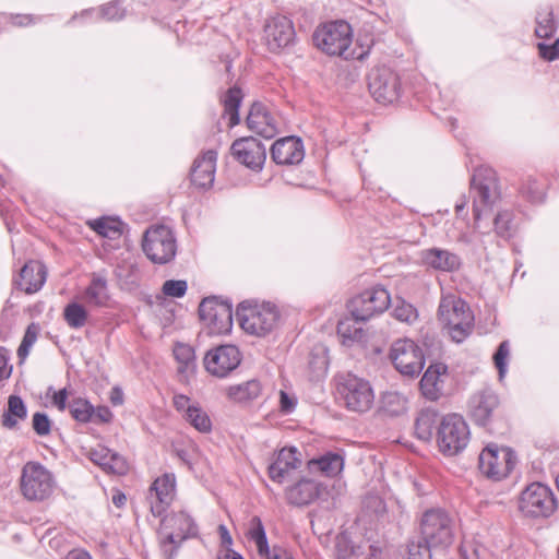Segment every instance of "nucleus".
Masks as SVG:
<instances>
[{
	"instance_id": "f257e3e1",
	"label": "nucleus",
	"mask_w": 559,
	"mask_h": 559,
	"mask_svg": "<svg viewBox=\"0 0 559 559\" xmlns=\"http://www.w3.org/2000/svg\"><path fill=\"white\" fill-rule=\"evenodd\" d=\"M438 318L451 338L461 343L473 329L474 316L467 304L453 294L442 295Z\"/></svg>"
},
{
	"instance_id": "f03ea898",
	"label": "nucleus",
	"mask_w": 559,
	"mask_h": 559,
	"mask_svg": "<svg viewBox=\"0 0 559 559\" xmlns=\"http://www.w3.org/2000/svg\"><path fill=\"white\" fill-rule=\"evenodd\" d=\"M313 41L319 49L331 56L345 59L364 57V53L355 56V52L349 50L352 28L344 21L331 22L319 27L313 34Z\"/></svg>"
},
{
	"instance_id": "7ed1b4c3",
	"label": "nucleus",
	"mask_w": 559,
	"mask_h": 559,
	"mask_svg": "<svg viewBox=\"0 0 559 559\" xmlns=\"http://www.w3.org/2000/svg\"><path fill=\"white\" fill-rule=\"evenodd\" d=\"M53 474L41 463L26 462L21 471L20 490L27 501H44L55 491Z\"/></svg>"
},
{
	"instance_id": "20e7f679",
	"label": "nucleus",
	"mask_w": 559,
	"mask_h": 559,
	"mask_svg": "<svg viewBox=\"0 0 559 559\" xmlns=\"http://www.w3.org/2000/svg\"><path fill=\"white\" fill-rule=\"evenodd\" d=\"M471 432L461 415L448 414L437 428V447L444 456L460 454L468 444Z\"/></svg>"
},
{
	"instance_id": "39448f33",
	"label": "nucleus",
	"mask_w": 559,
	"mask_h": 559,
	"mask_svg": "<svg viewBox=\"0 0 559 559\" xmlns=\"http://www.w3.org/2000/svg\"><path fill=\"white\" fill-rule=\"evenodd\" d=\"M336 391L345 407L352 412L365 413L374 401L370 383L350 372L337 376Z\"/></svg>"
},
{
	"instance_id": "423d86ee",
	"label": "nucleus",
	"mask_w": 559,
	"mask_h": 559,
	"mask_svg": "<svg viewBox=\"0 0 559 559\" xmlns=\"http://www.w3.org/2000/svg\"><path fill=\"white\" fill-rule=\"evenodd\" d=\"M472 189L474 191L473 211L475 227L483 216H486L492 205L499 199V188L496 171L489 167H478L472 177Z\"/></svg>"
},
{
	"instance_id": "0eeeda50",
	"label": "nucleus",
	"mask_w": 559,
	"mask_h": 559,
	"mask_svg": "<svg viewBox=\"0 0 559 559\" xmlns=\"http://www.w3.org/2000/svg\"><path fill=\"white\" fill-rule=\"evenodd\" d=\"M557 502L552 490L542 484L532 483L520 493L518 509L530 519L549 518L556 510Z\"/></svg>"
},
{
	"instance_id": "6e6552de",
	"label": "nucleus",
	"mask_w": 559,
	"mask_h": 559,
	"mask_svg": "<svg viewBox=\"0 0 559 559\" xmlns=\"http://www.w3.org/2000/svg\"><path fill=\"white\" fill-rule=\"evenodd\" d=\"M198 528L193 519L185 511L175 512L162 520L158 531L160 546L171 556L181 542L197 535Z\"/></svg>"
},
{
	"instance_id": "1a4fd4ad",
	"label": "nucleus",
	"mask_w": 559,
	"mask_h": 559,
	"mask_svg": "<svg viewBox=\"0 0 559 559\" xmlns=\"http://www.w3.org/2000/svg\"><path fill=\"white\" fill-rule=\"evenodd\" d=\"M241 328L253 335L262 336L270 333L277 324L278 312L270 302L241 304L236 312Z\"/></svg>"
},
{
	"instance_id": "9d476101",
	"label": "nucleus",
	"mask_w": 559,
	"mask_h": 559,
	"mask_svg": "<svg viewBox=\"0 0 559 559\" xmlns=\"http://www.w3.org/2000/svg\"><path fill=\"white\" fill-rule=\"evenodd\" d=\"M420 532L423 539L435 549H444L454 540V522L443 510H428L421 518Z\"/></svg>"
},
{
	"instance_id": "9b49d317",
	"label": "nucleus",
	"mask_w": 559,
	"mask_h": 559,
	"mask_svg": "<svg viewBox=\"0 0 559 559\" xmlns=\"http://www.w3.org/2000/svg\"><path fill=\"white\" fill-rule=\"evenodd\" d=\"M142 248L152 262L159 264L173 260L177 250L175 236L165 225L151 226L144 234Z\"/></svg>"
},
{
	"instance_id": "f8f14e48",
	"label": "nucleus",
	"mask_w": 559,
	"mask_h": 559,
	"mask_svg": "<svg viewBox=\"0 0 559 559\" xmlns=\"http://www.w3.org/2000/svg\"><path fill=\"white\" fill-rule=\"evenodd\" d=\"M391 302L389 292L380 286L364 290L348 302V311L357 321H367L384 312Z\"/></svg>"
},
{
	"instance_id": "ddd939ff",
	"label": "nucleus",
	"mask_w": 559,
	"mask_h": 559,
	"mask_svg": "<svg viewBox=\"0 0 559 559\" xmlns=\"http://www.w3.org/2000/svg\"><path fill=\"white\" fill-rule=\"evenodd\" d=\"M390 358L395 369L406 377L418 376L425 366L421 348L409 338L395 341L390 349Z\"/></svg>"
},
{
	"instance_id": "4468645a",
	"label": "nucleus",
	"mask_w": 559,
	"mask_h": 559,
	"mask_svg": "<svg viewBox=\"0 0 559 559\" xmlns=\"http://www.w3.org/2000/svg\"><path fill=\"white\" fill-rule=\"evenodd\" d=\"M515 465V455L510 448L488 444L479 454V469L488 478L499 480L507 477Z\"/></svg>"
},
{
	"instance_id": "2eb2a0df",
	"label": "nucleus",
	"mask_w": 559,
	"mask_h": 559,
	"mask_svg": "<svg viewBox=\"0 0 559 559\" xmlns=\"http://www.w3.org/2000/svg\"><path fill=\"white\" fill-rule=\"evenodd\" d=\"M368 87L378 103L392 104L400 97V78L392 69L384 66L371 70Z\"/></svg>"
},
{
	"instance_id": "dca6fc26",
	"label": "nucleus",
	"mask_w": 559,
	"mask_h": 559,
	"mask_svg": "<svg viewBox=\"0 0 559 559\" xmlns=\"http://www.w3.org/2000/svg\"><path fill=\"white\" fill-rule=\"evenodd\" d=\"M242 356L235 345H221L206 352L203 364L214 377L225 378L241 362Z\"/></svg>"
},
{
	"instance_id": "f3484780",
	"label": "nucleus",
	"mask_w": 559,
	"mask_h": 559,
	"mask_svg": "<svg viewBox=\"0 0 559 559\" xmlns=\"http://www.w3.org/2000/svg\"><path fill=\"white\" fill-rule=\"evenodd\" d=\"M200 319L210 328L212 333L223 334L230 331L233 325L231 306L215 297L205 298L199 306Z\"/></svg>"
},
{
	"instance_id": "a211bd4d",
	"label": "nucleus",
	"mask_w": 559,
	"mask_h": 559,
	"mask_svg": "<svg viewBox=\"0 0 559 559\" xmlns=\"http://www.w3.org/2000/svg\"><path fill=\"white\" fill-rule=\"evenodd\" d=\"M263 40L267 49L277 52L288 47L295 38L293 22L285 15L270 16L264 24Z\"/></svg>"
},
{
	"instance_id": "6ab92c4d",
	"label": "nucleus",
	"mask_w": 559,
	"mask_h": 559,
	"mask_svg": "<svg viewBox=\"0 0 559 559\" xmlns=\"http://www.w3.org/2000/svg\"><path fill=\"white\" fill-rule=\"evenodd\" d=\"M176 493V477L166 473L157 477L151 485L146 499L154 516H160L170 506Z\"/></svg>"
},
{
	"instance_id": "aec40b11",
	"label": "nucleus",
	"mask_w": 559,
	"mask_h": 559,
	"mask_svg": "<svg viewBox=\"0 0 559 559\" xmlns=\"http://www.w3.org/2000/svg\"><path fill=\"white\" fill-rule=\"evenodd\" d=\"M231 154L245 166L260 170L266 158L264 145L253 136L236 140L231 145Z\"/></svg>"
},
{
	"instance_id": "412c9836",
	"label": "nucleus",
	"mask_w": 559,
	"mask_h": 559,
	"mask_svg": "<svg viewBox=\"0 0 559 559\" xmlns=\"http://www.w3.org/2000/svg\"><path fill=\"white\" fill-rule=\"evenodd\" d=\"M301 454L296 448H283L269 466V476L273 481L283 484L293 476L294 472L301 466Z\"/></svg>"
},
{
	"instance_id": "4be33fe9",
	"label": "nucleus",
	"mask_w": 559,
	"mask_h": 559,
	"mask_svg": "<svg viewBox=\"0 0 559 559\" xmlns=\"http://www.w3.org/2000/svg\"><path fill=\"white\" fill-rule=\"evenodd\" d=\"M248 537L254 543L258 554L265 559H294L293 555L281 546L270 548L263 523L259 516L249 522Z\"/></svg>"
},
{
	"instance_id": "5701e85b",
	"label": "nucleus",
	"mask_w": 559,
	"mask_h": 559,
	"mask_svg": "<svg viewBox=\"0 0 559 559\" xmlns=\"http://www.w3.org/2000/svg\"><path fill=\"white\" fill-rule=\"evenodd\" d=\"M499 397L492 390H483L472 396L469 414L477 425L486 426L499 407Z\"/></svg>"
},
{
	"instance_id": "b1692460",
	"label": "nucleus",
	"mask_w": 559,
	"mask_h": 559,
	"mask_svg": "<svg viewBox=\"0 0 559 559\" xmlns=\"http://www.w3.org/2000/svg\"><path fill=\"white\" fill-rule=\"evenodd\" d=\"M419 258L424 266L447 273L457 271L462 264L456 253L437 247L421 250Z\"/></svg>"
},
{
	"instance_id": "393cba45",
	"label": "nucleus",
	"mask_w": 559,
	"mask_h": 559,
	"mask_svg": "<svg viewBox=\"0 0 559 559\" xmlns=\"http://www.w3.org/2000/svg\"><path fill=\"white\" fill-rule=\"evenodd\" d=\"M272 158L280 165L299 164L305 156L304 145L298 138L287 136L277 140L271 148Z\"/></svg>"
},
{
	"instance_id": "a878e982",
	"label": "nucleus",
	"mask_w": 559,
	"mask_h": 559,
	"mask_svg": "<svg viewBox=\"0 0 559 559\" xmlns=\"http://www.w3.org/2000/svg\"><path fill=\"white\" fill-rule=\"evenodd\" d=\"M217 153L209 150L195 158L191 168V181L199 188L212 187L215 178Z\"/></svg>"
},
{
	"instance_id": "bb28decb",
	"label": "nucleus",
	"mask_w": 559,
	"mask_h": 559,
	"mask_svg": "<svg viewBox=\"0 0 559 559\" xmlns=\"http://www.w3.org/2000/svg\"><path fill=\"white\" fill-rule=\"evenodd\" d=\"M248 128L265 139L277 134V124L273 116L261 104H253L247 117Z\"/></svg>"
},
{
	"instance_id": "cd10ccee",
	"label": "nucleus",
	"mask_w": 559,
	"mask_h": 559,
	"mask_svg": "<svg viewBox=\"0 0 559 559\" xmlns=\"http://www.w3.org/2000/svg\"><path fill=\"white\" fill-rule=\"evenodd\" d=\"M91 460L105 472L124 475L128 472V463L120 454L106 447L98 445L90 452Z\"/></svg>"
},
{
	"instance_id": "c85d7f7f",
	"label": "nucleus",
	"mask_w": 559,
	"mask_h": 559,
	"mask_svg": "<svg viewBox=\"0 0 559 559\" xmlns=\"http://www.w3.org/2000/svg\"><path fill=\"white\" fill-rule=\"evenodd\" d=\"M47 270L39 261L27 262L20 272L17 285L27 294L38 292L46 282Z\"/></svg>"
},
{
	"instance_id": "c756f323",
	"label": "nucleus",
	"mask_w": 559,
	"mask_h": 559,
	"mask_svg": "<svg viewBox=\"0 0 559 559\" xmlns=\"http://www.w3.org/2000/svg\"><path fill=\"white\" fill-rule=\"evenodd\" d=\"M320 492L319 484L314 480L302 478L285 490L287 502L294 506H306L314 501Z\"/></svg>"
},
{
	"instance_id": "7c9ffc66",
	"label": "nucleus",
	"mask_w": 559,
	"mask_h": 559,
	"mask_svg": "<svg viewBox=\"0 0 559 559\" xmlns=\"http://www.w3.org/2000/svg\"><path fill=\"white\" fill-rule=\"evenodd\" d=\"M174 357L178 364L177 372L181 381L188 382L197 370L195 353L192 346L185 343H176L174 346Z\"/></svg>"
},
{
	"instance_id": "2f4dec72",
	"label": "nucleus",
	"mask_w": 559,
	"mask_h": 559,
	"mask_svg": "<svg viewBox=\"0 0 559 559\" xmlns=\"http://www.w3.org/2000/svg\"><path fill=\"white\" fill-rule=\"evenodd\" d=\"M447 367L442 364L431 365L424 373L420 380V390L424 396L430 401H436L442 389L441 376L445 372Z\"/></svg>"
},
{
	"instance_id": "473e14b6",
	"label": "nucleus",
	"mask_w": 559,
	"mask_h": 559,
	"mask_svg": "<svg viewBox=\"0 0 559 559\" xmlns=\"http://www.w3.org/2000/svg\"><path fill=\"white\" fill-rule=\"evenodd\" d=\"M344 468V459L337 453H325L324 455L310 460L308 462V469L311 473H319L325 477H335Z\"/></svg>"
},
{
	"instance_id": "72a5a7b5",
	"label": "nucleus",
	"mask_w": 559,
	"mask_h": 559,
	"mask_svg": "<svg viewBox=\"0 0 559 559\" xmlns=\"http://www.w3.org/2000/svg\"><path fill=\"white\" fill-rule=\"evenodd\" d=\"M262 385L259 380L252 379L243 383L230 385L226 390L227 397L236 403H248L261 395Z\"/></svg>"
},
{
	"instance_id": "f704fd0d",
	"label": "nucleus",
	"mask_w": 559,
	"mask_h": 559,
	"mask_svg": "<svg viewBox=\"0 0 559 559\" xmlns=\"http://www.w3.org/2000/svg\"><path fill=\"white\" fill-rule=\"evenodd\" d=\"M109 299L107 282L99 275H94L84 292V300L95 307H103Z\"/></svg>"
},
{
	"instance_id": "c9c22d12",
	"label": "nucleus",
	"mask_w": 559,
	"mask_h": 559,
	"mask_svg": "<svg viewBox=\"0 0 559 559\" xmlns=\"http://www.w3.org/2000/svg\"><path fill=\"white\" fill-rule=\"evenodd\" d=\"M359 321L355 320L353 316L344 318L337 324V335L345 346H352L355 343L361 342L365 334L360 326H357Z\"/></svg>"
},
{
	"instance_id": "e433bc0d",
	"label": "nucleus",
	"mask_w": 559,
	"mask_h": 559,
	"mask_svg": "<svg viewBox=\"0 0 559 559\" xmlns=\"http://www.w3.org/2000/svg\"><path fill=\"white\" fill-rule=\"evenodd\" d=\"M27 415L26 406L20 396L11 395L8 401V408L2 415V425L5 428L13 429L20 420H24Z\"/></svg>"
},
{
	"instance_id": "4c0bfd02",
	"label": "nucleus",
	"mask_w": 559,
	"mask_h": 559,
	"mask_svg": "<svg viewBox=\"0 0 559 559\" xmlns=\"http://www.w3.org/2000/svg\"><path fill=\"white\" fill-rule=\"evenodd\" d=\"M438 421V414L432 408L423 409L415 423V433L418 439L429 441L433 436V429Z\"/></svg>"
},
{
	"instance_id": "58836bf2",
	"label": "nucleus",
	"mask_w": 559,
	"mask_h": 559,
	"mask_svg": "<svg viewBox=\"0 0 559 559\" xmlns=\"http://www.w3.org/2000/svg\"><path fill=\"white\" fill-rule=\"evenodd\" d=\"M116 275L120 284L128 289L136 287L142 278V272L135 261H123L117 266Z\"/></svg>"
},
{
	"instance_id": "ea45409f",
	"label": "nucleus",
	"mask_w": 559,
	"mask_h": 559,
	"mask_svg": "<svg viewBox=\"0 0 559 559\" xmlns=\"http://www.w3.org/2000/svg\"><path fill=\"white\" fill-rule=\"evenodd\" d=\"M241 91L237 87L229 88L223 98L224 114L229 119V127L237 126L240 121L238 109L241 104Z\"/></svg>"
},
{
	"instance_id": "a19ab883",
	"label": "nucleus",
	"mask_w": 559,
	"mask_h": 559,
	"mask_svg": "<svg viewBox=\"0 0 559 559\" xmlns=\"http://www.w3.org/2000/svg\"><path fill=\"white\" fill-rule=\"evenodd\" d=\"M90 226L100 236L116 239L122 234V223L112 217H102L90 223Z\"/></svg>"
},
{
	"instance_id": "79ce46f5",
	"label": "nucleus",
	"mask_w": 559,
	"mask_h": 559,
	"mask_svg": "<svg viewBox=\"0 0 559 559\" xmlns=\"http://www.w3.org/2000/svg\"><path fill=\"white\" fill-rule=\"evenodd\" d=\"M382 409L390 416H400L407 409V399L399 392H386L382 396Z\"/></svg>"
},
{
	"instance_id": "37998d69",
	"label": "nucleus",
	"mask_w": 559,
	"mask_h": 559,
	"mask_svg": "<svg viewBox=\"0 0 559 559\" xmlns=\"http://www.w3.org/2000/svg\"><path fill=\"white\" fill-rule=\"evenodd\" d=\"M195 430L207 433L212 430V421L207 413L197 404L195 407L183 417Z\"/></svg>"
},
{
	"instance_id": "c03bdc74",
	"label": "nucleus",
	"mask_w": 559,
	"mask_h": 559,
	"mask_svg": "<svg viewBox=\"0 0 559 559\" xmlns=\"http://www.w3.org/2000/svg\"><path fill=\"white\" fill-rule=\"evenodd\" d=\"M68 407L76 421L86 424L93 420V405L86 399L75 397Z\"/></svg>"
},
{
	"instance_id": "a18cd8bd",
	"label": "nucleus",
	"mask_w": 559,
	"mask_h": 559,
	"mask_svg": "<svg viewBox=\"0 0 559 559\" xmlns=\"http://www.w3.org/2000/svg\"><path fill=\"white\" fill-rule=\"evenodd\" d=\"M63 317L70 328L80 329L84 326L87 321V311L82 305L70 302L64 308Z\"/></svg>"
},
{
	"instance_id": "49530a36",
	"label": "nucleus",
	"mask_w": 559,
	"mask_h": 559,
	"mask_svg": "<svg viewBox=\"0 0 559 559\" xmlns=\"http://www.w3.org/2000/svg\"><path fill=\"white\" fill-rule=\"evenodd\" d=\"M392 316L400 322L409 325L414 324L418 320L417 309L413 305L406 302L403 299H396L392 310Z\"/></svg>"
},
{
	"instance_id": "de8ad7c7",
	"label": "nucleus",
	"mask_w": 559,
	"mask_h": 559,
	"mask_svg": "<svg viewBox=\"0 0 559 559\" xmlns=\"http://www.w3.org/2000/svg\"><path fill=\"white\" fill-rule=\"evenodd\" d=\"M537 26L535 33L540 38L550 37L556 31V23L552 13L548 10L539 12L536 17Z\"/></svg>"
},
{
	"instance_id": "09e8293b",
	"label": "nucleus",
	"mask_w": 559,
	"mask_h": 559,
	"mask_svg": "<svg viewBox=\"0 0 559 559\" xmlns=\"http://www.w3.org/2000/svg\"><path fill=\"white\" fill-rule=\"evenodd\" d=\"M510 357V345L508 341H503L493 355V362L498 369L499 380L502 381L507 374L508 360Z\"/></svg>"
},
{
	"instance_id": "8fccbe9b",
	"label": "nucleus",
	"mask_w": 559,
	"mask_h": 559,
	"mask_svg": "<svg viewBox=\"0 0 559 559\" xmlns=\"http://www.w3.org/2000/svg\"><path fill=\"white\" fill-rule=\"evenodd\" d=\"M433 547L423 542H411L408 545V559H431V549Z\"/></svg>"
},
{
	"instance_id": "3c124183",
	"label": "nucleus",
	"mask_w": 559,
	"mask_h": 559,
	"mask_svg": "<svg viewBox=\"0 0 559 559\" xmlns=\"http://www.w3.org/2000/svg\"><path fill=\"white\" fill-rule=\"evenodd\" d=\"M188 285L183 280H168L163 285V293L173 298H180L185 296Z\"/></svg>"
},
{
	"instance_id": "603ef678",
	"label": "nucleus",
	"mask_w": 559,
	"mask_h": 559,
	"mask_svg": "<svg viewBox=\"0 0 559 559\" xmlns=\"http://www.w3.org/2000/svg\"><path fill=\"white\" fill-rule=\"evenodd\" d=\"M32 426H33L34 431L38 436H47L50 433L51 421L46 414L35 413L33 415Z\"/></svg>"
},
{
	"instance_id": "864d4df0",
	"label": "nucleus",
	"mask_w": 559,
	"mask_h": 559,
	"mask_svg": "<svg viewBox=\"0 0 559 559\" xmlns=\"http://www.w3.org/2000/svg\"><path fill=\"white\" fill-rule=\"evenodd\" d=\"M511 221L512 214L509 211L499 212L495 218L496 231L502 237L508 236L511 229Z\"/></svg>"
},
{
	"instance_id": "5fc2aeb1",
	"label": "nucleus",
	"mask_w": 559,
	"mask_h": 559,
	"mask_svg": "<svg viewBox=\"0 0 559 559\" xmlns=\"http://www.w3.org/2000/svg\"><path fill=\"white\" fill-rule=\"evenodd\" d=\"M99 14L103 19L115 21L124 16V10L120 7L118 1H115L102 7Z\"/></svg>"
},
{
	"instance_id": "6e6d98bb",
	"label": "nucleus",
	"mask_w": 559,
	"mask_h": 559,
	"mask_svg": "<svg viewBox=\"0 0 559 559\" xmlns=\"http://www.w3.org/2000/svg\"><path fill=\"white\" fill-rule=\"evenodd\" d=\"M459 559H481L479 546L474 542H462L459 548Z\"/></svg>"
},
{
	"instance_id": "4d7b16f0",
	"label": "nucleus",
	"mask_w": 559,
	"mask_h": 559,
	"mask_svg": "<svg viewBox=\"0 0 559 559\" xmlns=\"http://www.w3.org/2000/svg\"><path fill=\"white\" fill-rule=\"evenodd\" d=\"M198 403L192 402L189 396L185 394H175L173 397V405L182 417H185L192 407H195Z\"/></svg>"
},
{
	"instance_id": "13d9d810",
	"label": "nucleus",
	"mask_w": 559,
	"mask_h": 559,
	"mask_svg": "<svg viewBox=\"0 0 559 559\" xmlns=\"http://www.w3.org/2000/svg\"><path fill=\"white\" fill-rule=\"evenodd\" d=\"M537 47L543 59L554 61L559 58V39H556L551 45L539 43Z\"/></svg>"
},
{
	"instance_id": "bf43d9fd",
	"label": "nucleus",
	"mask_w": 559,
	"mask_h": 559,
	"mask_svg": "<svg viewBox=\"0 0 559 559\" xmlns=\"http://www.w3.org/2000/svg\"><path fill=\"white\" fill-rule=\"evenodd\" d=\"M364 504L368 510H371V512H373L376 515H381L385 512V503L379 496L371 495L366 497Z\"/></svg>"
},
{
	"instance_id": "052dcab7",
	"label": "nucleus",
	"mask_w": 559,
	"mask_h": 559,
	"mask_svg": "<svg viewBox=\"0 0 559 559\" xmlns=\"http://www.w3.org/2000/svg\"><path fill=\"white\" fill-rule=\"evenodd\" d=\"M112 413L107 406H93V423L108 424L112 420Z\"/></svg>"
},
{
	"instance_id": "680f3d73",
	"label": "nucleus",
	"mask_w": 559,
	"mask_h": 559,
	"mask_svg": "<svg viewBox=\"0 0 559 559\" xmlns=\"http://www.w3.org/2000/svg\"><path fill=\"white\" fill-rule=\"evenodd\" d=\"M523 193L533 203L542 202L545 198L543 189L535 181L523 188Z\"/></svg>"
},
{
	"instance_id": "e2e57ef3",
	"label": "nucleus",
	"mask_w": 559,
	"mask_h": 559,
	"mask_svg": "<svg viewBox=\"0 0 559 559\" xmlns=\"http://www.w3.org/2000/svg\"><path fill=\"white\" fill-rule=\"evenodd\" d=\"M68 392L67 389H61L53 392L52 404L60 411L63 412L67 408Z\"/></svg>"
},
{
	"instance_id": "0e129e2a",
	"label": "nucleus",
	"mask_w": 559,
	"mask_h": 559,
	"mask_svg": "<svg viewBox=\"0 0 559 559\" xmlns=\"http://www.w3.org/2000/svg\"><path fill=\"white\" fill-rule=\"evenodd\" d=\"M280 406L284 413H290L295 407V400L290 397L286 392H280Z\"/></svg>"
},
{
	"instance_id": "69168bd1",
	"label": "nucleus",
	"mask_w": 559,
	"mask_h": 559,
	"mask_svg": "<svg viewBox=\"0 0 559 559\" xmlns=\"http://www.w3.org/2000/svg\"><path fill=\"white\" fill-rule=\"evenodd\" d=\"M11 369L8 368V356L3 348H0V381L9 378Z\"/></svg>"
},
{
	"instance_id": "338daca9",
	"label": "nucleus",
	"mask_w": 559,
	"mask_h": 559,
	"mask_svg": "<svg viewBox=\"0 0 559 559\" xmlns=\"http://www.w3.org/2000/svg\"><path fill=\"white\" fill-rule=\"evenodd\" d=\"M36 338H37V331H36L35 325L32 324L27 328L22 342L31 347L36 342Z\"/></svg>"
},
{
	"instance_id": "774afa93",
	"label": "nucleus",
	"mask_w": 559,
	"mask_h": 559,
	"mask_svg": "<svg viewBox=\"0 0 559 559\" xmlns=\"http://www.w3.org/2000/svg\"><path fill=\"white\" fill-rule=\"evenodd\" d=\"M218 559H243L241 555L230 548H225L219 551Z\"/></svg>"
}]
</instances>
